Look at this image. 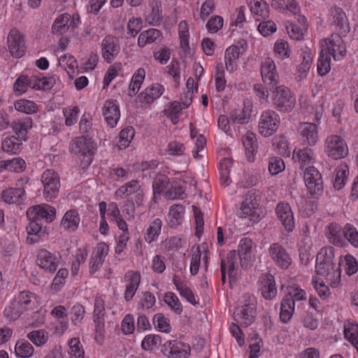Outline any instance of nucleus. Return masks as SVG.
<instances>
[{"label": "nucleus", "mask_w": 358, "mask_h": 358, "mask_svg": "<svg viewBox=\"0 0 358 358\" xmlns=\"http://www.w3.org/2000/svg\"><path fill=\"white\" fill-rule=\"evenodd\" d=\"M15 300L24 310H33L39 304L38 296L29 291L20 292Z\"/></svg>", "instance_id": "72a5a7b5"}, {"label": "nucleus", "mask_w": 358, "mask_h": 358, "mask_svg": "<svg viewBox=\"0 0 358 358\" xmlns=\"http://www.w3.org/2000/svg\"><path fill=\"white\" fill-rule=\"evenodd\" d=\"M162 352L169 358H187L191 348L188 344L173 340L164 344Z\"/></svg>", "instance_id": "dca6fc26"}, {"label": "nucleus", "mask_w": 358, "mask_h": 358, "mask_svg": "<svg viewBox=\"0 0 358 358\" xmlns=\"http://www.w3.org/2000/svg\"><path fill=\"white\" fill-rule=\"evenodd\" d=\"M251 13L256 20L266 18L269 15L268 5L263 0H247Z\"/></svg>", "instance_id": "e433bc0d"}, {"label": "nucleus", "mask_w": 358, "mask_h": 358, "mask_svg": "<svg viewBox=\"0 0 358 358\" xmlns=\"http://www.w3.org/2000/svg\"><path fill=\"white\" fill-rule=\"evenodd\" d=\"M116 199H127L131 206V210L143 205L144 199L143 190L137 180H131L118 187L115 192Z\"/></svg>", "instance_id": "20e7f679"}, {"label": "nucleus", "mask_w": 358, "mask_h": 358, "mask_svg": "<svg viewBox=\"0 0 358 358\" xmlns=\"http://www.w3.org/2000/svg\"><path fill=\"white\" fill-rule=\"evenodd\" d=\"M186 196V187L181 182H173L171 187L165 192L167 199H183Z\"/></svg>", "instance_id": "09e8293b"}, {"label": "nucleus", "mask_w": 358, "mask_h": 358, "mask_svg": "<svg viewBox=\"0 0 358 358\" xmlns=\"http://www.w3.org/2000/svg\"><path fill=\"white\" fill-rule=\"evenodd\" d=\"M108 252L109 247L104 242L99 243L94 248L89 262V271L91 275H94L103 266Z\"/></svg>", "instance_id": "2eb2a0df"}, {"label": "nucleus", "mask_w": 358, "mask_h": 358, "mask_svg": "<svg viewBox=\"0 0 358 358\" xmlns=\"http://www.w3.org/2000/svg\"><path fill=\"white\" fill-rule=\"evenodd\" d=\"M252 105L250 101L244 102V107L241 111H236L231 114L232 123L243 124L250 117Z\"/></svg>", "instance_id": "864d4df0"}, {"label": "nucleus", "mask_w": 358, "mask_h": 358, "mask_svg": "<svg viewBox=\"0 0 358 358\" xmlns=\"http://www.w3.org/2000/svg\"><path fill=\"white\" fill-rule=\"evenodd\" d=\"M276 213L285 229L292 232L295 227L293 212L289 203H279L276 207Z\"/></svg>", "instance_id": "393cba45"}, {"label": "nucleus", "mask_w": 358, "mask_h": 358, "mask_svg": "<svg viewBox=\"0 0 358 358\" xmlns=\"http://www.w3.org/2000/svg\"><path fill=\"white\" fill-rule=\"evenodd\" d=\"M25 191L22 188L9 187L2 191L1 198L8 204H18L23 203Z\"/></svg>", "instance_id": "2f4dec72"}, {"label": "nucleus", "mask_w": 358, "mask_h": 358, "mask_svg": "<svg viewBox=\"0 0 358 358\" xmlns=\"http://www.w3.org/2000/svg\"><path fill=\"white\" fill-rule=\"evenodd\" d=\"M190 137L195 139L194 147L192 150V155L195 159H200L202 155L200 152L204 150L206 145V140L203 135L199 134L197 129L191 125L190 127Z\"/></svg>", "instance_id": "ea45409f"}, {"label": "nucleus", "mask_w": 358, "mask_h": 358, "mask_svg": "<svg viewBox=\"0 0 358 358\" xmlns=\"http://www.w3.org/2000/svg\"><path fill=\"white\" fill-rule=\"evenodd\" d=\"M145 77V71L143 68H139L135 71L129 84V93L131 96L135 95L139 91Z\"/></svg>", "instance_id": "bf43d9fd"}, {"label": "nucleus", "mask_w": 358, "mask_h": 358, "mask_svg": "<svg viewBox=\"0 0 358 358\" xmlns=\"http://www.w3.org/2000/svg\"><path fill=\"white\" fill-rule=\"evenodd\" d=\"M101 47V55L108 63H110L115 59L120 50L119 39L112 35H108L103 38Z\"/></svg>", "instance_id": "aec40b11"}, {"label": "nucleus", "mask_w": 358, "mask_h": 358, "mask_svg": "<svg viewBox=\"0 0 358 358\" xmlns=\"http://www.w3.org/2000/svg\"><path fill=\"white\" fill-rule=\"evenodd\" d=\"M14 352L18 358H29L33 355L34 348L28 341L22 339L16 342Z\"/></svg>", "instance_id": "8fccbe9b"}, {"label": "nucleus", "mask_w": 358, "mask_h": 358, "mask_svg": "<svg viewBox=\"0 0 358 358\" xmlns=\"http://www.w3.org/2000/svg\"><path fill=\"white\" fill-rule=\"evenodd\" d=\"M232 164V160L229 158H224L220 162V183L223 186L227 187L231 182L229 175Z\"/></svg>", "instance_id": "5fc2aeb1"}, {"label": "nucleus", "mask_w": 358, "mask_h": 358, "mask_svg": "<svg viewBox=\"0 0 358 358\" xmlns=\"http://www.w3.org/2000/svg\"><path fill=\"white\" fill-rule=\"evenodd\" d=\"M333 23L341 31L346 33L350 30L348 19L345 12L338 7L333 8L331 10Z\"/></svg>", "instance_id": "a19ab883"}, {"label": "nucleus", "mask_w": 358, "mask_h": 358, "mask_svg": "<svg viewBox=\"0 0 358 358\" xmlns=\"http://www.w3.org/2000/svg\"><path fill=\"white\" fill-rule=\"evenodd\" d=\"M162 33L156 29H149L141 32L138 38V45L140 47H145L148 44L160 41Z\"/></svg>", "instance_id": "49530a36"}, {"label": "nucleus", "mask_w": 358, "mask_h": 358, "mask_svg": "<svg viewBox=\"0 0 358 358\" xmlns=\"http://www.w3.org/2000/svg\"><path fill=\"white\" fill-rule=\"evenodd\" d=\"M304 182L312 196L320 195L323 192V180L320 171L313 166L306 169Z\"/></svg>", "instance_id": "9b49d317"}, {"label": "nucleus", "mask_w": 358, "mask_h": 358, "mask_svg": "<svg viewBox=\"0 0 358 358\" xmlns=\"http://www.w3.org/2000/svg\"><path fill=\"white\" fill-rule=\"evenodd\" d=\"M299 103L301 109L310 115H314L315 122H301L298 127V132L301 140L309 146L315 145L319 141V127L320 120L324 113V100L310 102L301 98Z\"/></svg>", "instance_id": "f257e3e1"}, {"label": "nucleus", "mask_w": 358, "mask_h": 358, "mask_svg": "<svg viewBox=\"0 0 358 358\" xmlns=\"http://www.w3.org/2000/svg\"><path fill=\"white\" fill-rule=\"evenodd\" d=\"M185 214V208L182 204H173L169 210L168 222L170 227H176L182 224Z\"/></svg>", "instance_id": "f704fd0d"}, {"label": "nucleus", "mask_w": 358, "mask_h": 358, "mask_svg": "<svg viewBox=\"0 0 358 358\" xmlns=\"http://www.w3.org/2000/svg\"><path fill=\"white\" fill-rule=\"evenodd\" d=\"M172 282L182 298H184L193 306H196L199 303L190 287V282L185 277H182L179 275H174Z\"/></svg>", "instance_id": "4be33fe9"}, {"label": "nucleus", "mask_w": 358, "mask_h": 358, "mask_svg": "<svg viewBox=\"0 0 358 358\" xmlns=\"http://www.w3.org/2000/svg\"><path fill=\"white\" fill-rule=\"evenodd\" d=\"M55 208L46 203L31 206L27 211L29 220H35L38 222H51L55 220Z\"/></svg>", "instance_id": "ddd939ff"}, {"label": "nucleus", "mask_w": 358, "mask_h": 358, "mask_svg": "<svg viewBox=\"0 0 358 358\" xmlns=\"http://www.w3.org/2000/svg\"><path fill=\"white\" fill-rule=\"evenodd\" d=\"M325 56L339 61L344 58L346 54V47L342 37L338 34H332L324 38L321 43V51Z\"/></svg>", "instance_id": "423d86ee"}, {"label": "nucleus", "mask_w": 358, "mask_h": 358, "mask_svg": "<svg viewBox=\"0 0 358 358\" xmlns=\"http://www.w3.org/2000/svg\"><path fill=\"white\" fill-rule=\"evenodd\" d=\"M334 259V247L329 245L322 248L316 257L315 270L318 275L326 277L331 287L336 288L341 285V271L336 267Z\"/></svg>", "instance_id": "f03ea898"}, {"label": "nucleus", "mask_w": 358, "mask_h": 358, "mask_svg": "<svg viewBox=\"0 0 358 358\" xmlns=\"http://www.w3.org/2000/svg\"><path fill=\"white\" fill-rule=\"evenodd\" d=\"M164 91V88L162 85H152L139 94V101L143 104H150L155 99H158L163 94Z\"/></svg>", "instance_id": "c9c22d12"}, {"label": "nucleus", "mask_w": 358, "mask_h": 358, "mask_svg": "<svg viewBox=\"0 0 358 358\" xmlns=\"http://www.w3.org/2000/svg\"><path fill=\"white\" fill-rule=\"evenodd\" d=\"M255 313V307L251 304H247L236 308L234 319L238 324L248 327L253 322Z\"/></svg>", "instance_id": "c756f323"}, {"label": "nucleus", "mask_w": 358, "mask_h": 358, "mask_svg": "<svg viewBox=\"0 0 358 358\" xmlns=\"http://www.w3.org/2000/svg\"><path fill=\"white\" fill-rule=\"evenodd\" d=\"M54 84L52 78L38 77L33 76L31 77V87L37 90H50Z\"/></svg>", "instance_id": "774afa93"}, {"label": "nucleus", "mask_w": 358, "mask_h": 358, "mask_svg": "<svg viewBox=\"0 0 358 358\" xmlns=\"http://www.w3.org/2000/svg\"><path fill=\"white\" fill-rule=\"evenodd\" d=\"M294 309V300L290 297H284L281 303V309L280 313V320L284 323L289 322L292 317Z\"/></svg>", "instance_id": "de8ad7c7"}, {"label": "nucleus", "mask_w": 358, "mask_h": 358, "mask_svg": "<svg viewBox=\"0 0 358 358\" xmlns=\"http://www.w3.org/2000/svg\"><path fill=\"white\" fill-rule=\"evenodd\" d=\"M313 62V54L310 50L303 51V60L298 66L296 78L301 80L306 78Z\"/></svg>", "instance_id": "c03bdc74"}, {"label": "nucleus", "mask_w": 358, "mask_h": 358, "mask_svg": "<svg viewBox=\"0 0 358 358\" xmlns=\"http://www.w3.org/2000/svg\"><path fill=\"white\" fill-rule=\"evenodd\" d=\"M261 213L259 199L252 192H248L243 201L240 203L237 211L238 216L242 218H249L253 222H258Z\"/></svg>", "instance_id": "0eeeda50"}, {"label": "nucleus", "mask_w": 358, "mask_h": 358, "mask_svg": "<svg viewBox=\"0 0 358 358\" xmlns=\"http://www.w3.org/2000/svg\"><path fill=\"white\" fill-rule=\"evenodd\" d=\"M162 222L159 218H155L151 221L145 233L144 238L148 243H151L157 240L162 230Z\"/></svg>", "instance_id": "79ce46f5"}, {"label": "nucleus", "mask_w": 358, "mask_h": 358, "mask_svg": "<svg viewBox=\"0 0 358 358\" xmlns=\"http://www.w3.org/2000/svg\"><path fill=\"white\" fill-rule=\"evenodd\" d=\"M30 222L27 227L29 236L27 241L31 243L38 241L39 238L43 234L44 231L41 224L35 220H29Z\"/></svg>", "instance_id": "6e6d98bb"}, {"label": "nucleus", "mask_w": 358, "mask_h": 358, "mask_svg": "<svg viewBox=\"0 0 358 358\" xmlns=\"http://www.w3.org/2000/svg\"><path fill=\"white\" fill-rule=\"evenodd\" d=\"M178 35L180 38V48L185 52L189 51V25L185 20L181 21L178 24Z\"/></svg>", "instance_id": "13d9d810"}, {"label": "nucleus", "mask_w": 358, "mask_h": 358, "mask_svg": "<svg viewBox=\"0 0 358 358\" xmlns=\"http://www.w3.org/2000/svg\"><path fill=\"white\" fill-rule=\"evenodd\" d=\"M273 103L278 111L289 113L294 108L296 99L289 88L280 85L273 91Z\"/></svg>", "instance_id": "6e6552de"}, {"label": "nucleus", "mask_w": 358, "mask_h": 358, "mask_svg": "<svg viewBox=\"0 0 358 358\" xmlns=\"http://www.w3.org/2000/svg\"><path fill=\"white\" fill-rule=\"evenodd\" d=\"M80 221V215L77 210H69L64 215L61 221V227L68 231H74L78 229Z\"/></svg>", "instance_id": "4c0bfd02"}, {"label": "nucleus", "mask_w": 358, "mask_h": 358, "mask_svg": "<svg viewBox=\"0 0 358 358\" xmlns=\"http://www.w3.org/2000/svg\"><path fill=\"white\" fill-rule=\"evenodd\" d=\"M23 141L17 136H8L5 137L1 143L2 150L9 154H17L21 150Z\"/></svg>", "instance_id": "a18cd8bd"}, {"label": "nucleus", "mask_w": 358, "mask_h": 358, "mask_svg": "<svg viewBox=\"0 0 358 358\" xmlns=\"http://www.w3.org/2000/svg\"><path fill=\"white\" fill-rule=\"evenodd\" d=\"M96 149L94 141L83 136L75 138L70 145L71 152L80 158L83 169L88 167L92 164Z\"/></svg>", "instance_id": "7ed1b4c3"}, {"label": "nucleus", "mask_w": 358, "mask_h": 358, "mask_svg": "<svg viewBox=\"0 0 358 358\" xmlns=\"http://www.w3.org/2000/svg\"><path fill=\"white\" fill-rule=\"evenodd\" d=\"M272 6L280 11H289L296 15L300 9L297 2L295 0H273Z\"/></svg>", "instance_id": "4d7b16f0"}, {"label": "nucleus", "mask_w": 358, "mask_h": 358, "mask_svg": "<svg viewBox=\"0 0 358 358\" xmlns=\"http://www.w3.org/2000/svg\"><path fill=\"white\" fill-rule=\"evenodd\" d=\"M292 159L299 165L301 169H303L315 162V155L313 150L309 147L295 148L292 153Z\"/></svg>", "instance_id": "bb28decb"}, {"label": "nucleus", "mask_w": 358, "mask_h": 358, "mask_svg": "<svg viewBox=\"0 0 358 358\" xmlns=\"http://www.w3.org/2000/svg\"><path fill=\"white\" fill-rule=\"evenodd\" d=\"M36 262L40 268L49 273H53L57 267L56 257L46 250H40L37 254Z\"/></svg>", "instance_id": "c85d7f7f"}, {"label": "nucleus", "mask_w": 358, "mask_h": 358, "mask_svg": "<svg viewBox=\"0 0 358 358\" xmlns=\"http://www.w3.org/2000/svg\"><path fill=\"white\" fill-rule=\"evenodd\" d=\"M105 301L101 296H96L94 301L93 321H105Z\"/></svg>", "instance_id": "338daca9"}, {"label": "nucleus", "mask_w": 358, "mask_h": 358, "mask_svg": "<svg viewBox=\"0 0 358 358\" xmlns=\"http://www.w3.org/2000/svg\"><path fill=\"white\" fill-rule=\"evenodd\" d=\"M324 234L328 241L332 245L340 248L347 246L345 226L342 227L340 224L332 222L326 227Z\"/></svg>", "instance_id": "412c9836"}, {"label": "nucleus", "mask_w": 358, "mask_h": 358, "mask_svg": "<svg viewBox=\"0 0 358 358\" xmlns=\"http://www.w3.org/2000/svg\"><path fill=\"white\" fill-rule=\"evenodd\" d=\"M246 46L247 45L245 42H240L236 45L229 46L225 50L224 55V67L228 72L232 73L237 70L239 57L245 51Z\"/></svg>", "instance_id": "f8f14e48"}, {"label": "nucleus", "mask_w": 358, "mask_h": 358, "mask_svg": "<svg viewBox=\"0 0 358 358\" xmlns=\"http://www.w3.org/2000/svg\"><path fill=\"white\" fill-rule=\"evenodd\" d=\"M103 115L107 124L111 128L115 127L120 117L117 102L114 100L106 101L103 107Z\"/></svg>", "instance_id": "a878e982"}, {"label": "nucleus", "mask_w": 358, "mask_h": 358, "mask_svg": "<svg viewBox=\"0 0 358 358\" xmlns=\"http://www.w3.org/2000/svg\"><path fill=\"white\" fill-rule=\"evenodd\" d=\"M27 338L35 346L42 347L48 343L49 333L44 329L33 330L27 334Z\"/></svg>", "instance_id": "603ef678"}, {"label": "nucleus", "mask_w": 358, "mask_h": 358, "mask_svg": "<svg viewBox=\"0 0 358 358\" xmlns=\"http://www.w3.org/2000/svg\"><path fill=\"white\" fill-rule=\"evenodd\" d=\"M41 182L44 188V198L48 201L56 198L60 187L57 173L52 169L45 170L41 176Z\"/></svg>", "instance_id": "9d476101"}, {"label": "nucleus", "mask_w": 358, "mask_h": 358, "mask_svg": "<svg viewBox=\"0 0 358 358\" xmlns=\"http://www.w3.org/2000/svg\"><path fill=\"white\" fill-rule=\"evenodd\" d=\"M8 48L10 55L16 58L25 53L24 35L17 29H12L8 36Z\"/></svg>", "instance_id": "a211bd4d"}, {"label": "nucleus", "mask_w": 358, "mask_h": 358, "mask_svg": "<svg viewBox=\"0 0 358 358\" xmlns=\"http://www.w3.org/2000/svg\"><path fill=\"white\" fill-rule=\"evenodd\" d=\"M224 69V64L222 62L216 64L214 78L215 88L217 92H222L226 87L227 80Z\"/></svg>", "instance_id": "0e129e2a"}, {"label": "nucleus", "mask_w": 358, "mask_h": 358, "mask_svg": "<svg viewBox=\"0 0 358 358\" xmlns=\"http://www.w3.org/2000/svg\"><path fill=\"white\" fill-rule=\"evenodd\" d=\"M308 29L307 20L304 16L299 15L296 23L288 22L286 29L289 37L294 40H301Z\"/></svg>", "instance_id": "7c9ffc66"}, {"label": "nucleus", "mask_w": 358, "mask_h": 358, "mask_svg": "<svg viewBox=\"0 0 358 358\" xmlns=\"http://www.w3.org/2000/svg\"><path fill=\"white\" fill-rule=\"evenodd\" d=\"M152 323L155 329L159 331L166 334L170 333L171 331L170 320L162 313H159L155 314L152 318Z\"/></svg>", "instance_id": "69168bd1"}, {"label": "nucleus", "mask_w": 358, "mask_h": 358, "mask_svg": "<svg viewBox=\"0 0 358 358\" xmlns=\"http://www.w3.org/2000/svg\"><path fill=\"white\" fill-rule=\"evenodd\" d=\"M202 252L199 245H194L191 249V260L189 271L192 275H196L199 270Z\"/></svg>", "instance_id": "052dcab7"}, {"label": "nucleus", "mask_w": 358, "mask_h": 358, "mask_svg": "<svg viewBox=\"0 0 358 358\" xmlns=\"http://www.w3.org/2000/svg\"><path fill=\"white\" fill-rule=\"evenodd\" d=\"M238 257L243 268H247L255 259L256 245L252 239L243 238L238 248Z\"/></svg>", "instance_id": "4468645a"}, {"label": "nucleus", "mask_w": 358, "mask_h": 358, "mask_svg": "<svg viewBox=\"0 0 358 358\" xmlns=\"http://www.w3.org/2000/svg\"><path fill=\"white\" fill-rule=\"evenodd\" d=\"M62 113L65 119V125L71 127L78 122L80 108L77 106H69L63 108Z\"/></svg>", "instance_id": "e2e57ef3"}, {"label": "nucleus", "mask_w": 358, "mask_h": 358, "mask_svg": "<svg viewBox=\"0 0 358 358\" xmlns=\"http://www.w3.org/2000/svg\"><path fill=\"white\" fill-rule=\"evenodd\" d=\"M280 124V117L275 111L267 109L264 110L259 118L258 129L264 137H269L274 134Z\"/></svg>", "instance_id": "1a4fd4ad"}, {"label": "nucleus", "mask_w": 358, "mask_h": 358, "mask_svg": "<svg viewBox=\"0 0 358 358\" xmlns=\"http://www.w3.org/2000/svg\"><path fill=\"white\" fill-rule=\"evenodd\" d=\"M335 178L334 187L337 189H342L348 180L349 176V166L346 162H341L335 169Z\"/></svg>", "instance_id": "58836bf2"}, {"label": "nucleus", "mask_w": 358, "mask_h": 358, "mask_svg": "<svg viewBox=\"0 0 358 358\" xmlns=\"http://www.w3.org/2000/svg\"><path fill=\"white\" fill-rule=\"evenodd\" d=\"M33 121L31 117H25L14 121L12 123V129L15 136L22 140L27 141L28 131L32 128Z\"/></svg>", "instance_id": "473e14b6"}, {"label": "nucleus", "mask_w": 358, "mask_h": 358, "mask_svg": "<svg viewBox=\"0 0 358 358\" xmlns=\"http://www.w3.org/2000/svg\"><path fill=\"white\" fill-rule=\"evenodd\" d=\"M261 75L264 84L275 85L278 83L279 76L276 70L275 64L271 58L266 57L262 61Z\"/></svg>", "instance_id": "5701e85b"}, {"label": "nucleus", "mask_w": 358, "mask_h": 358, "mask_svg": "<svg viewBox=\"0 0 358 358\" xmlns=\"http://www.w3.org/2000/svg\"><path fill=\"white\" fill-rule=\"evenodd\" d=\"M141 274L138 271L130 270L124 275V299L129 302L135 296L141 282Z\"/></svg>", "instance_id": "6ab92c4d"}, {"label": "nucleus", "mask_w": 358, "mask_h": 358, "mask_svg": "<svg viewBox=\"0 0 358 358\" xmlns=\"http://www.w3.org/2000/svg\"><path fill=\"white\" fill-rule=\"evenodd\" d=\"M259 290L262 296L267 300L273 299L277 294L274 277L271 273L263 274L259 279Z\"/></svg>", "instance_id": "cd10ccee"}, {"label": "nucleus", "mask_w": 358, "mask_h": 358, "mask_svg": "<svg viewBox=\"0 0 358 358\" xmlns=\"http://www.w3.org/2000/svg\"><path fill=\"white\" fill-rule=\"evenodd\" d=\"M14 107L17 111L27 115L35 114L38 110V106L34 101L25 99L17 100Z\"/></svg>", "instance_id": "3c124183"}, {"label": "nucleus", "mask_w": 358, "mask_h": 358, "mask_svg": "<svg viewBox=\"0 0 358 358\" xmlns=\"http://www.w3.org/2000/svg\"><path fill=\"white\" fill-rule=\"evenodd\" d=\"M345 338L358 351V324L353 322H348L344 327Z\"/></svg>", "instance_id": "680f3d73"}, {"label": "nucleus", "mask_w": 358, "mask_h": 358, "mask_svg": "<svg viewBox=\"0 0 358 358\" xmlns=\"http://www.w3.org/2000/svg\"><path fill=\"white\" fill-rule=\"evenodd\" d=\"M71 16L69 13H63L59 15L52 26V31L55 35H62L67 32L71 24L69 22Z\"/></svg>", "instance_id": "37998d69"}, {"label": "nucleus", "mask_w": 358, "mask_h": 358, "mask_svg": "<svg viewBox=\"0 0 358 358\" xmlns=\"http://www.w3.org/2000/svg\"><path fill=\"white\" fill-rule=\"evenodd\" d=\"M268 254L275 265L281 269H287L292 264V258L287 250L279 243H272Z\"/></svg>", "instance_id": "f3484780"}, {"label": "nucleus", "mask_w": 358, "mask_h": 358, "mask_svg": "<svg viewBox=\"0 0 358 358\" xmlns=\"http://www.w3.org/2000/svg\"><path fill=\"white\" fill-rule=\"evenodd\" d=\"M238 268V255L235 250L230 251L226 259L221 261L222 280L225 282L226 275L229 278H234Z\"/></svg>", "instance_id": "b1692460"}, {"label": "nucleus", "mask_w": 358, "mask_h": 358, "mask_svg": "<svg viewBox=\"0 0 358 358\" xmlns=\"http://www.w3.org/2000/svg\"><path fill=\"white\" fill-rule=\"evenodd\" d=\"M324 152L331 159H343L349 155L348 145L341 135L330 134L324 141Z\"/></svg>", "instance_id": "39448f33"}]
</instances>
